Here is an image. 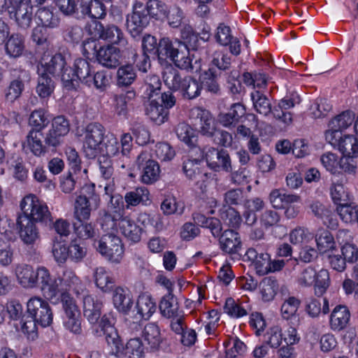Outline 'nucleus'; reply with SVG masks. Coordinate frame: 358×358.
Returning a JSON list of instances; mask_svg holds the SVG:
<instances>
[{"label":"nucleus","instance_id":"1","mask_svg":"<svg viewBox=\"0 0 358 358\" xmlns=\"http://www.w3.org/2000/svg\"><path fill=\"white\" fill-rule=\"evenodd\" d=\"M100 197L94 184H86L80 189L74 203V217L77 221L88 220L91 212L100 205Z\"/></svg>","mask_w":358,"mask_h":358},{"label":"nucleus","instance_id":"2","mask_svg":"<svg viewBox=\"0 0 358 358\" xmlns=\"http://www.w3.org/2000/svg\"><path fill=\"white\" fill-rule=\"evenodd\" d=\"M94 73L91 64L85 59H76L73 67L66 68L62 75L64 87L70 91L75 90L79 87L80 83L86 84L90 83V76Z\"/></svg>","mask_w":358,"mask_h":358},{"label":"nucleus","instance_id":"3","mask_svg":"<svg viewBox=\"0 0 358 358\" xmlns=\"http://www.w3.org/2000/svg\"><path fill=\"white\" fill-rule=\"evenodd\" d=\"M22 213L19 216H26L34 222L48 224L51 222V213L47 204L34 194H29L20 203Z\"/></svg>","mask_w":358,"mask_h":358},{"label":"nucleus","instance_id":"4","mask_svg":"<svg viewBox=\"0 0 358 358\" xmlns=\"http://www.w3.org/2000/svg\"><path fill=\"white\" fill-rule=\"evenodd\" d=\"M95 246L96 250L111 264H119L122 262L124 248L121 238L112 233L103 235Z\"/></svg>","mask_w":358,"mask_h":358},{"label":"nucleus","instance_id":"5","mask_svg":"<svg viewBox=\"0 0 358 358\" xmlns=\"http://www.w3.org/2000/svg\"><path fill=\"white\" fill-rule=\"evenodd\" d=\"M62 308L64 310V326L66 329L75 334L82 333L80 311L75 299L68 294L62 296Z\"/></svg>","mask_w":358,"mask_h":358},{"label":"nucleus","instance_id":"6","mask_svg":"<svg viewBox=\"0 0 358 358\" xmlns=\"http://www.w3.org/2000/svg\"><path fill=\"white\" fill-rule=\"evenodd\" d=\"M104 127L98 122L90 123L85 129L83 151L88 158H94L100 151L103 141Z\"/></svg>","mask_w":358,"mask_h":358},{"label":"nucleus","instance_id":"7","mask_svg":"<svg viewBox=\"0 0 358 358\" xmlns=\"http://www.w3.org/2000/svg\"><path fill=\"white\" fill-rule=\"evenodd\" d=\"M90 33L94 37L108 41L113 44L124 47L127 41L122 31L116 25L104 27L101 22L94 21L90 27Z\"/></svg>","mask_w":358,"mask_h":358},{"label":"nucleus","instance_id":"8","mask_svg":"<svg viewBox=\"0 0 358 358\" xmlns=\"http://www.w3.org/2000/svg\"><path fill=\"white\" fill-rule=\"evenodd\" d=\"M27 313L38 324L46 327L52 322L53 315L49 303L37 296L31 298L27 303Z\"/></svg>","mask_w":358,"mask_h":358},{"label":"nucleus","instance_id":"9","mask_svg":"<svg viewBox=\"0 0 358 358\" xmlns=\"http://www.w3.org/2000/svg\"><path fill=\"white\" fill-rule=\"evenodd\" d=\"M150 22V17L146 13L143 3L136 1L133 6V11L127 17V27L133 37L138 36Z\"/></svg>","mask_w":358,"mask_h":358},{"label":"nucleus","instance_id":"10","mask_svg":"<svg viewBox=\"0 0 358 358\" xmlns=\"http://www.w3.org/2000/svg\"><path fill=\"white\" fill-rule=\"evenodd\" d=\"M205 159L208 166L215 171L231 172L232 162L227 150L207 148L204 151Z\"/></svg>","mask_w":358,"mask_h":358},{"label":"nucleus","instance_id":"11","mask_svg":"<svg viewBox=\"0 0 358 358\" xmlns=\"http://www.w3.org/2000/svg\"><path fill=\"white\" fill-rule=\"evenodd\" d=\"M17 229L21 241L27 245H34L40 240V232L36 224L26 216H18Z\"/></svg>","mask_w":358,"mask_h":358},{"label":"nucleus","instance_id":"12","mask_svg":"<svg viewBox=\"0 0 358 358\" xmlns=\"http://www.w3.org/2000/svg\"><path fill=\"white\" fill-rule=\"evenodd\" d=\"M146 152H141L137 157L136 162L142 166L141 180L143 183L150 185L155 182L159 178L160 168L158 163L150 159Z\"/></svg>","mask_w":358,"mask_h":358},{"label":"nucleus","instance_id":"13","mask_svg":"<svg viewBox=\"0 0 358 358\" xmlns=\"http://www.w3.org/2000/svg\"><path fill=\"white\" fill-rule=\"evenodd\" d=\"M192 115L199 120V132L205 136L213 137L217 131L216 122L210 111L200 107L194 108Z\"/></svg>","mask_w":358,"mask_h":358},{"label":"nucleus","instance_id":"14","mask_svg":"<svg viewBox=\"0 0 358 358\" xmlns=\"http://www.w3.org/2000/svg\"><path fill=\"white\" fill-rule=\"evenodd\" d=\"M43 266L35 270L31 266L19 264L15 267V275L18 283L24 288H34L38 284L40 272Z\"/></svg>","mask_w":358,"mask_h":358},{"label":"nucleus","instance_id":"15","mask_svg":"<svg viewBox=\"0 0 358 358\" xmlns=\"http://www.w3.org/2000/svg\"><path fill=\"white\" fill-rule=\"evenodd\" d=\"M120 50L113 45L100 46L97 52L96 59L102 66L114 69L120 64Z\"/></svg>","mask_w":358,"mask_h":358},{"label":"nucleus","instance_id":"16","mask_svg":"<svg viewBox=\"0 0 358 358\" xmlns=\"http://www.w3.org/2000/svg\"><path fill=\"white\" fill-rule=\"evenodd\" d=\"M143 337L152 352L159 351L166 343L159 327L155 323L147 324L143 331Z\"/></svg>","mask_w":358,"mask_h":358},{"label":"nucleus","instance_id":"17","mask_svg":"<svg viewBox=\"0 0 358 358\" xmlns=\"http://www.w3.org/2000/svg\"><path fill=\"white\" fill-rule=\"evenodd\" d=\"M66 62L62 54H55L52 55L50 59L45 55L43 56L41 61V67L38 68V72H43L52 76L62 75L65 68Z\"/></svg>","mask_w":358,"mask_h":358},{"label":"nucleus","instance_id":"18","mask_svg":"<svg viewBox=\"0 0 358 358\" xmlns=\"http://www.w3.org/2000/svg\"><path fill=\"white\" fill-rule=\"evenodd\" d=\"M38 284L43 296L48 299L55 298L59 292L58 278H52L50 271L44 266L40 272Z\"/></svg>","mask_w":358,"mask_h":358},{"label":"nucleus","instance_id":"19","mask_svg":"<svg viewBox=\"0 0 358 358\" xmlns=\"http://www.w3.org/2000/svg\"><path fill=\"white\" fill-rule=\"evenodd\" d=\"M350 312L345 306L338 305L332 310L329 317V327L334 331L343 330L349 324Z\"/></svg>","mask_w":358,"mask_h":358},{"label":"nucleus","instance_id":"20","mask_svg":"<svg viewBox=\"0 0 358 358\" xmlns=\"http://www.w3.org/2000/svg\"><path fill=\"white\" fill-rule=\"evenodd\" d=\"M10 17L14 19L16 24L21 29H26L31 26L34 8L31 2L22 4L10 10Z\"/></svg>","mask_w":358,"mask_h":358},{"label":"nucleus","instance_id":"21","mask_svg":"<svg viewBox=\"0 0 358 358\" xmlns=\"http://www.w3.org/2000/svg\"><path fill=\"white\" fill-rule=\"evenodd\" d=\"M83 303L84 316L91 324H96L101 315L102 301L96 296L86 295Z\"/></svg>","mask_w":358,"mask_h":358},{"label":"nucleus","instance_id":"22","mask_svg":"<svg viewBox=\"0 0 358 358\" xmlns=\"http://www.w3.org/2000/svg\"><path fill=\"white\" fill-rule=\"evenodd\" d=\"M245 256L255 266L257 273L264 275L269 273L271 257L268 253L258 252L256 249L251 248L247 250Z\"/></svg>","mask_w":358,"mask_h":358},{"label":"nucleus","instance_id":"23","mask_svg":"<svg viewBox=\"0 0 358 358\" xmlns=\"http://www.w3.org/2000/svg\"><path fill=\"white\" fill-rule=\"evenodd\" d=\"M219 237L220 248L225 253L235 254L241 249V238L234 230H225Z\"/></svg>","mask_w":358,"mask_h":358},{"label":"nucleus","instance_id":"24","mask_svg":"<svg viewBox=\"0 0 358 358\" xmlns=\"http://www.w3.org/2000/svg\"><path fill=\"white\" fill-rule=\"evenodd\" d=\"M43 134L39 130H31L23 143V148L29 149L35 156L41 157L48 152L45 143L43 144Z\"/></svg>","mask_w":358,"mask_h":358},{"label":"nucleus","instance_id":"25","mask_svg":"<svg viewBox=\"0 0 358 358\" xmlns=\"http://www.w3.org/2000/svg\"><path fill=\"white\" fill-rule=\"evenodd\" d=\"M183 48V43L178 40L172 41L169 38H162L159 40L156 50L159 59H170L172 60L179 49Z\"/></svg>","mask_w":358,"mask_h":358},{"label":"nucleus","instance_id":"26","mask_svg":"<svg viewBox=\"0 0 358 358\" xmlns=\"http://www.w3.org/2000/svg\"><path fill=\"white\" fill-rule=\"evenodd\" d=\"M121 233L129 241L138 243L141 241L143 229L129 216H122L118 223Z\"/></svg>","mask_w":358,"mask_h":358},{"label":"nucleus","instance_id":"27","mask_svg":"<svg viewBox=\"0 0 358 358\" xmlns=\"http://www.w3.org/2000/svg\"><path fill=\"white\" fill-rule=\"evenodd\" d=\"M117 353L124 358H144V345L140 338H131L124 345H121Z\"/></svg>","mask_w":358,"mask_h":358},{"label":"nucleus","instance_id":"28","mask_svg":"<svg viewBox=\"0 0 358 358\" xmlns=\"http://www.w3.org/2000/svg\"><path fill=\"white\" fill-rule=\"evenodd\" d=\"M58 280L62 289L72 290L76 294H80L84 290L81 280L71 269L64 271L62 275L58 278Z\"/></svg>","mask_w":358,"mask_h":358},{"label":"nucleus","instance_id":"29","mask_svg":"<svg viewBox=\"0 0 358 358\" xmlns=\"http://www.w3.org/2000/svg\"><path fill=\"white\" fill-rule=\"evenodd\" d=\"M201 90L202 85L196 79L190 76H184L183 82L178 91L183 99L192 100L198 97Z\"/></svg>","mask_w":358,"mask_h":358},{"label":"nucleus","instance_id":"30","mask_svg":"<svg viewBox=\"0 0 358 358\" xmlns=\"http://www.w3.org/2000/svg\"><path fill=\"white\" fill-rule=\"evenodd\" d=\"M113 302L115 308L124 314H127L133 306V301L129 291L121 287H117L114 289Z\"/></svg>","mask_w":358,"mask_h":358},{"label":"nucleus","instance_id":"31","mask_svg":"<svg viewBox=\"0 0 358 358\" xmlns=\"http://www.w3.org/2000/svg\"><path fill=\"white\" fill-rule=\"evenodd\" d=\"M145 109V114L157 124H162L167 119L169 112L157 99H150Z\"/></svg>","mask_w":358,"mask_h":358},{"label":"nucleus","instance_id":"32","mask_svg":"<svg viewBox=\"0 0 358 358\" xmlns=\"http://www.w3.org/2000/svg\"><path fill=\"white\" fill-rule=\"evenodd\" d=\"M250 98L255 110L263 116H268L271 113V102L262 92L254 90L250 93Z\"/></svg>","mask_w":358,"mask_h":358},{"label":"nucleus","instance_id":"33","mask_svg":"<svg viewBox=\"0 0 358 358\" xmlns=\"http://www.w3.org/2000/svg\"><path fill=\"white\" fill-rule=\"evenodd\" d=\"M264 206L265 202L259 197L245 201L244 203L245 211L243 213L245 223L250 226L256 223L257 220L256 212L261 210Z\"/></svg>","mask_w":358,"mask_h":358},{"label":"nucleus","instance_id":"34","mask_svg":"<svg viewBox=\"0 0 358 358\" xmlns=\"http://www.w3.org/2000/svg\"><path fill=\"white\" fill-rule=\"evenodd\" d=\"M136 308L141 318L148 320L155 312L157 305L150 294L143 293L137 299Z\"/></svg>","mask_w":358,"mask_h":358},{"label":"nucleus","instance_id":"35","mask_svg":"<svg viewBox=\"0 0 358 358\" xmlns=\"http://www.w3.org/2000/svg\"><path fill=\"white\" fill-rule=\"evenodd\" d=\"M269 200L275 208L282 209L287 205L297 203L300 196L296 194L282 193L279 189H273L269 194Z\"/></svg>","mask_w":358,"mask_h":358},{"label":"nucleus","instance_id":"36","mask_svg":"<svg viewBox=\"0 0 358 358\" xmlns=\"http://www.w3.org/2000/svg\"><path fill=\"white\" fill-rule=\"evenodd\" d=\"M162 78L164 84L173 91H178L184 80V76L182 77L179 71L172 65L164 68Z\"/></svg>","mask_w":358,"mask_h":358},{"label":"nucleus","instance_id":"37","mask_svg":"<svg viewBox=\"0 0 358 358\" xmlns=\"http://www.w3.org/2000/svg\"><path fill=\"white\" fill-rule=\"evenodd\" d=\"M137 78L136 71L131 64L120 66L116 73V82L119 87L131 85Z\"/></svg>","mask_w":358,"mask_h":358},{"label":"nucleus","instance_id":"38","mask_svg":"<svg viewBox=\"0 0 358 358\" xmlns=\"http://www.w3.org/2000/svg\"><path fill=\"white\" fill-rule=\"evenodd\" d=\"M24 50V39L19 34H11L5 43L6 54L10 57H18Z\"/></svg>","mask_w":358,"mask_h":358},{"label":"nucleus","instance_id":"39","mask_svg":"<svg viewBox=\"0 0 358 358\" xmlns=\"http://www.w3.org/2000/svg\"><path fill=\"white\" fill-rule=\"evenodd\" d=\"M300 305L301 301L297 297L294 296L285 297L280 308L282 317L286 320L295 319Z\"/></svg>","mask_w":358,"mask_h":358},{"label":"nucleus","instance_id":"40","mask_svg":"<svg viewBox=\"0 0 358 358\" xmlns=\"http://www.w3.org/2000/svg\"><path fill=\"white\" fill-rule=\"evenodd\" d=\"M149 192L145 187H137L126 193L124 200L126 208L136 206L140 203L146 204L149 201Z\"/></svg>","mask_w":358,"mask_h":358},{"label":"nucleus","instance_id":"41","mask_svg":"<svg viewBox=\"0 0 358 358\" xmlns=\"http://www.w3.org/2000/svg\"><path fill=\"white\" fill-rule=\"evenodd\" d=\"M55 82L47 73L38 72V84L36 87L37 94L42 99L49 97L55 90Z\"/></svg>","mask_w":358,"mask_h":358},{"label":"nucleus","instance_id":"42","mask_svg":"<svg viewBox=\"0 0 358 358\" xmlns=\"http://www.w3.org/2000/svg\"><path fill=\"white\" fill-rule=\"evenodd\" d=\"M94 279L96 287L103 292H109L114 283L113 278L106 268L103 266L94 269Z\"/></svg>","mask_w":358,"mask_h":358},{"label":"nucleus","instance_id":"43","mask_svg":"<svg viewBox=\"0 0 358 358\" xmlns=\"http://www.w3.org/2000/svg\"><path fill=\"white\" fill-rule=\"evenodd\" d=\"M175 66L182 70L192 71L193 70V57L190 55L186 45L183 43V48L179 49L171 60Z\"/></svg>","mask_w":358,"mask_h":358},{"label":"nucleus","instance_id":"44","mask_svg":"<svg viewBox=\"0 0 358 358\" xmlns=\"http://www.w3.org/2000/svg\"><path fill=\"white\" fill-rule=\"evenodd\" d=\"M343 156L358 157V140L352 135L344 136L338 147Z\"/></svg>","mask_w":358,"mask_h":358},{"label":"nucleus","instance_id":"45","mask_svg":"<svg viewBox=\"0 0 358 358\" xmlns=\"http://www.w3.org/2000/svg\"><path fill=\"white\" fill-rule=\"evenodd\" d=\"M159 310L163 316L171 318L177 316L178 304L173 294L164 295L159 303Z\"/></svg>","mask_w":358,"mask_h":358},{"label":"nucleus","instance_id":"46","mask_svg":"<svg viewBox=\"0 0 358 358\" xmlns=\"http://www.w3.org/2000/svg\"><path fill=\"white\" fill-rule=\"evenodd\" d=\"M315 241L321 253L327 252L334 248V238L328 230L319 229L315 235Z\"/></svg>","mask_w":358,"mask_h":358},{"label":"nucleus","instance_id":"47","mask_svg":"<svg viewBox=\"0 0 358 358\" xmlns=\"http://www.w3.org/2000/svg\"><path fill=\"white\" fill-rule=\"evenodd\" d=\"M136 97L134 90H128L125 93L114 95V106L117 115H125L127 110V103Z\"/></svg>","mask_w":358,"mask_h":358},{"label":"nucleus","instance_id":"48","mask_svg":"<svg viewBox=\"0 0 358 358\" xmlns=\"http://www.w3.org/2000/svg\"><path fill=\"white\" fill-rule=\"evenodd\" d=\"M86 220L77 221L73 224L75 234L80 239L87 240L94 237L96 234L94 225Z\"/></svg>","mask_w":358,"mask_h":358},{"label":"nucleus","instance_id":"49","mask_svg":"<svg viewBox=\"0 0 358 358\" xmlns=\"http://www.w3.org/2000/svg\"><path fill=\"white\" fill-rule=\"evenodd\" d=\"M36 17L43 27L54 28L59 25V18L48 8H41L36 13Z\"/></svg>","mask_w":358,"mask_h":358},{"label":"nucleus","instance_id":"50","mask_svg":"<svg viewBox=\"0 0 358 358\" xmlns=\"http://www.w3.org/2000/svg\"><path fill=\"white\" fill-rule=\"evenodd\" d=\"M145 95L148 99H157L161 90L162 83L159 76L149 75L145 80Z\"/></svg>","mask_w":358,"mask_h":358},{"label":"nucleus","instance_id":"51","mask_svg":"<svg viewBox=\"0 0 358 358\" xmlns=\"http://www.w3.org/2000/svg\"><path fill=\"white\" fill-rule=\"evenodd\" d=\"M278 290V283L272 278L264 279L261 284V294L264 301H272Z\"/></svg>","mask_w":358,"mask_h":358},{"label":"nucleus","instance_id":"52","mask_svg":"<svg viewBox=\"0 0 358 358\" xmlns=\"http://www.w3.org/2000/svg\"><path fill=\"white\" fill-rule=\"evenodd\" d=\"M220 217L227 225L232 228H238L242 222V217L239 213L230 206L221 210Z\"/></svg>","mask_w":358,"mask_h":358},{"label":"nucleus","instance_id":"53","mask_svg":"<svg viewBox=\"0 0 358 358\" xmlns=\"http://www.w3.org/2000/svg\"><path fill=\"white\" fill-rule=\"evenodd\" d=\"M226 348L227 358H236L238 355H241L245 349V345L243 342L237 338H231L230 340L224 343Z\"/></svg>","mask_w":358,"mask_h":358},{"label":"nucleus","instance_id":"54","mask_svg":"<svg viewBox=\"0 0 358 358\" xmlns=\"http://www.w3.org/2000/svg\"><path fill=\"white\" fill-rule=\"evenodd\" d=\"M358 206H352L348 202L340 203L337 208V213L341 219L345 223L355 222L357 209Z\"/></svg>","mask_w":358,"mask_h":358},{"label":"nucleus","instance_id":"55","mask_svg":"<svg viewBox=\"0 0 358 358\" xmlns=\"http://www.w3.org/2000/svg\"><path fill=\"white\" fill-rule=\"evenodd\" d=\"M354 120V113L350 110H346L331 120L329 122V127L338 128L341 131L342 129H345L350 127Z\"/></svg>","mask_w":358,"mask_h":358},{"label":"nucleus","instance_id":"56","mask_svg":"<svg viewBox=\"0 0 358 358\" xmlns=\"http://www.w3.org/2000/svg\"><path fill=\"white\" fill-rule=\"evenodd\" d=\"M124 215V210L119 208L112 213H105L101 220V227L104 230L113 229L120 222Z\"/></svg>","mask_w":358,"mask_h":358},{"label":"nucleus","instance_id":"57","mask_svg":"<svg viewBox=\"0 0 358 358\" xmlns=\"http://www.w3.org/2000/svg\"><path fill=\"white\" fill-rule=\"evenodd\" d=\"M315 292L317 296H322L330 284L329 274L327 270L321 269L316 272L315 280Z\"/></svg>","mask_w":358,"mask_h":358},{"label":"nucleus","instance_id":"58","mask_svg":"<svg viewBox=\"0 0 358 358\" xmlns=\"http://www.w3.org/2000/svg\"><path fill=\"white\" fill-rule=\"evenodd\" d=\"M90 83H86L88 87H94L101 92H103L109 85V79L104 71L92 73L90 76Z\"/></svg>","mask_w":358,"mask_h":358},{"label":"nucleus","instance_id":"59","mask_svg":"<svg viewBox=\"0 0 358 358\" xmlns=\"http://www.w3.org/2000/svg\"><path fill=\"white\" fill-rule=\"evenodd\" d=\"M314 237L313 234L308 229L297 227L293 229L289 234V240L293 244L307 243Z\"/></svg>","mask_w":358,"mask_h":358},{"label":"nucleus","instance_id":"60","mask_svg":"<svg viewBox=\"0 0 358 358\" xmlns=\"http://www.w3.org/2000/svg\"><path fill=\"white\" fill-rule=\"evenodd\" d=\"M224 310L229 316L235 318L242 317L248 315L247 310L241 304L236 303L232 298L227 299Z\"/></svg>","mask_w":358,"mask_h":358},{"label":"nucleus","instance_id":"61","mask_svg":"<svg viewBox=\"0 0 358 358\" xmlns=\"http://www.w3.org/2000/svg\"><path fill=\"white\" fill-rule=\"evenodd\" d=\"M145 8L148 15L155 19L165 15L167 10L166 4L159 0H149Z\"/></svg>","mask_w":358,"mask_h":358},{"label":"nucleus","instance_id":"62","mask_svg":"<svg viewBox=\"0 0 358 358\" xmlns=\"http://www.w3.org/2000/svg\"><path fill=\"white\" fill-rule=\"evenodd\" d=\"M330 191L332 199L338 205L348 202L349 200L348 192L342 182H333Z\"/></svg>","mask_w":358,"mask_h":358},{"label":"nucleus","instance_id":"63","mask_svg":"<svg viewBox=\"0 0 358 358\" xmlns=\"http://www.w3.org/2000/svg\"><path fill=\"white\" fill-rule=\"evenodd\" d=\"M22 331L29 338L34 339L37 336V321L31 315L23 316L20 322Z\"/></svg>","mask_w":358,"mask_h":358},{"label":"nucleus","instance_id":"64","mask_svg":"<svg viewBox=\"0 0 358 358\" xmlns=\"http://www.w3.org/2000/svg\"><path fill=\"white\" fill-rule=\"evenodd\" d=\"M14 249L9 242L0 237V265L8 266L13 259Z\"/></svg>","mask_w":358,"mask_h":358}]
</instances>
